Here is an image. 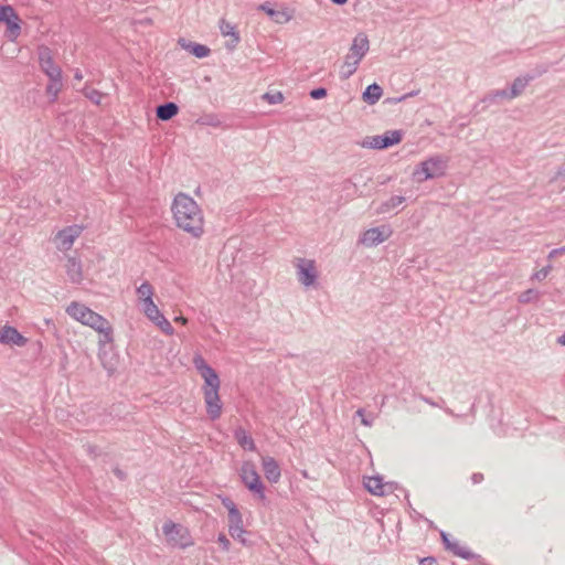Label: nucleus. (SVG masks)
<instances>
[{
	"label": "nucleus",
	"instance_id": "f257e3e1",
	"mask_svg": "<svg viewBox=\"0 0 565 565\" xmlns=\"http://www.w3.org/2000/svg\"><path fill=\"white\" fill-rule=\"evenodd\" d=\"M175 224L179 228L199 238L204 233V217L198 203L185 193H178L171 206Z\"/></svg>",
	"mask_w": 565,
	"mask_h": 565
},
{
	"label": "nucleus",
	"instance_id": "f03ea898",
	"mask_svg": "<svg viewBox=\"0 0 565 565\" xmlns=\"http://www.w3.org/2000/svg\"><path fill=\"white\" fill-rule=\"evenodd\" d=\"M73 319L97 331L100 335L99 343L105 344L113 341V328L108 320L88 307L73 301Z\"/></svg>",
	"mask_w": 565,
	"mask_h": 565
},
{
	"label": "nucleus",
	"instance_id": "7ed1b4c3",
	"mask_svg": "<svg viewBox=\"0 0 565 565\" xmlns=\"http://www.w3.org/2000/svg\"><path fill=\"white\" fill-rule=\"evenodd\" d=\"M370 41L365 33H359L353 39L349 53L340 70L341 79H349L358 70V66L369 52Z\"/></svg>",
	"mask_w": 565,
	"mask_h": 565
},
{
	"label": "nucleus",
	"instance_id": "20e7f679",
	"mask_svg": "<svg viewBox=\"0 0 565 565\" xmlns=\"http://www.w3.org/2000/svg\"><path fill=\"white\" fill-rule=\"evenodd\" d=\"M447 168V159L443 156H434L420 162L413 172L414 178L418 182L433 179L445 173Z\"/></svg>",
	"mask_w": 565,
	"mask_h": 565
},
{
	"label": "nucleus",
	"instance_id": "39448f33",
	"mask_svg": "<svg viewBox=\"0 0 565 565\" xmlns=\"http://www.w3.org/2000/svg\"><path fill=\"white\" fill-rule=\"evenodd\" d=\"M221 386L220 379L204 383L203 394L206 404V413L212 420L220 418L222 414V402L220 398L218 390Z\"/></svg>",
	"mask_w": 565,
	"mask_h": 565
},
{
	"label": "nucleus",
	"instance_id": "423d86ee",
	"mask_svg": "<svg viewBox=\"0 0 565 565\" xmlns=\"http://www.w3.org/2000/svg\"><path fill=\"white\" fill-rule=\"evenodd\" d=\"M239 476L243 483L250 492L258 495V498L262 500L265 499V488L253 462H243L239 470Z\"/></svg>",
	"mask_w": 565,
	"mask_h": 565
},
{
	"label": "nucleus",
	"instance_id": "0eeeda50",
	"mask_svg": "<svg viewBox=\"0 0 565 565\" xmlns=\"http://www.w3.org/2000/svg\"><path fill=\"white\" fill-rule=\"evenodd\" d=\"M162 532L168 543L172 546L184 548L192 544L188 529L181 524L173 523L172 521L166 522L162 526Z\"/></svg>",
	"mask_w": 565,
	"mask_h": 565
},
{
	"label": "nucleus",
	"instance_id": "6e6552de",
	"mask_svg": "<svg viewBox=\"0 0 565 565\" xmlns=\"http://www.w3.org/2000/svg\"><path fill=\"white\" fill-rule=\"evenodd\" d=\"M403 134L401 130H390L384 135L369 136L362 141V147L369 149H386L402 141Z\"/></svg>",
	"mask_w": 565,
	"mask_h": 565
},
{
	"label": "nucleus",
	"instance_id": "1a4fd4ad",
	"mask_svg": "<svg viewBox=\"0 0 565 565\" xmlns=\"http://www.w3.org/2000/svg\"><path fill=\"white\" fill-rule=\"evenodd\" d=\"M296 267L299 282H301L305 287H310L316 284L318 275L315 260L298 258Z\"/></svg>",
	"mask_w": 565,
	"mask_h": 565
},
{
	"label": "nucleus",
	"instance_id": "9d476101",
	"mask_svg": "<svg viewBox=\"0 0 565 565\" xmlns=\"http://www.w3.org/2000/svg\"><path fill=\"white\" fill-rule=\"evenodd\" d=\"M39 62L41 70L47 75L49 78H57L61 76V70L53 62L52 52L46 46H40L38 50Z\"/></svg>",
	"mask_w": 565,
	"mask_h": 565
},
{
	"label": "nucleus",
	"instance_id": "9b49d317",
	"mask_svg": "<svg viewBox=\"0 0 565 565\" xmlns=\"http://www.w3.org/2000/svg\"><path fill=\"white\" fill-rule=\"evenodd\" d=\"M392 234L387 226L373 227L363 233L361 242L366 246H376L386 241Z\"/></svg>",
	"mask_w": 565,
	"mask_h": 565
},
{
	"label": "nucleus",
	"instance_id": "f8f14e48",
	"mask_svg": "<svg viewBox=\"0 0 565 565\" xmlns=\"http://www.w3.org/2000/svg\"><path fill=\"white\" fill-rule=\"evenodd\" d=\"M9 10L11 12H6L7 18L2 22L7 25L6 36L10 41H15L21 33V19L11 6H9Z\"/></svg>",
	"mask_w": 565,
	"mask_h": 565
},
{
	"label": "nucleus",
	"instance_id": "ddd939ff",
	"mask_svg": "<svg viewBox=\"0 0 565 565\" xmlns=\"http://www.w3.org/2000/svg\"><path fill=\"white\" fill-rule=\"evenodd\" d=\"M28 340L15 328L4 326L0 329V343L24 347Z\"/></svg>",
	"mask_w": 565,
	"mask_h": 565
},
{
	"label": "nucleus",
	"instance_id": "4468645a",
	"mask_svg": "<svg viewBox=\"0 0 565 565\" xmlns=\"http://www.w3.org/2000/svg\"><path fill=\"white\" fill-rule=\"evenodd\" d=\"M441 540L445 545V548L449 552H451L454 555L461 557L463 559H473L476 557V554L472 553L470 550H468L465 546H461L458 542L451 541L448 536V534L441 532Z\"/></svg>",
	"mask_w": 565,
	"mask_h": 565
},
{
	"label": "nucleus",
	"instance_id": "2eb2a0df",
	"mask_svg": "<svg viewBox=\"0 0 565 565\" xmlns=\"http://www.w3.org/2000/svg\"><path fill=\"white\" fill-rule=\"evenodd\" d=\"M52 243L54 247L63 254V256L68 258V250H71V226H66L63 230L58 231L56 235L52 238Z\"/></svg>",
	"mask_w": 565,
	"mask_h": 565
},
{
	"label": "nucleus",
	"instance_id": "dca6fc26",
	"mask_svg": "<svg viewBox=\"0 0 565 565\" xmlns=\"http://www.w3.org/2000/svg\"><path fill=\"white\" fill-rule=\"evenodd\" d=\"M262 466L266 479L271 483H277L281 476L278 462L273 457L267 456L262 458Z\"/></svg>",
	"mask_w": 565,
	"mask_h": 565
},
{
	"label": "nucleus",
	"instance_id": "f3484780",
	"mask_svg": "<svg viewBox=\"0 0 565 565\" xmlns=\"http://www.w3.org/2000/svg\"><path fill=\"white\" fill-rule=\"evenodd\" d=\"M220 30L222 35L231 38L230 41H227L225 44L226 47L231 51L234 50L241 41L239 34L236 31L235 25L222 19L220 22Z\"/></svg>",
	"mask_w": 565,
	"mask_h": 565
},
{
	"label": "nucleus",
	"instance_id": "a211bd4d",
	"mask_svg": "<svg viewBox=\"0 0 565 565\" xmlns=\"http://www.w3.org/2000/svg\"><path fill=\"white\" fill-rule=\"evenodd\" d=\"M195 369L199 371L204 380V383L220 379L215 370H213L201 355H195L193 359Z\"/></svg>",
	"mask_w": 565,
	"mask_h": 565
},
{
	"label": "nucleus",
	"instance_id": "6ab92c4d",
	"mask_svg": "<svg viewBox=\"0 0 565 565\" xmlns=\"http://www.w3.org/2000/svg\"><path fill=\"white\" fill-rule=\"evenodd\" d=\"M179 113V107L173 102L161 104L156 109L157 118L163 121L170 120Z\"/></svg>",
	"mask_w": 565,
	"mask_h": 565
},
{
	"label": "nucleus",
	"instance_id": "aec40b11",
	"mask_svg": "<svg viewBox=\"0 0 565 565\" xmlns=\"http://www.w3.org/2000/svg\"><path fill=\"white\" fill-rule=\"evenodd\" d=\"M533 78H534L533 76L516 77L511 85V89L509 93V99H513V98L520 96Z\"/></svg>",
	"mask_w": 565,
	"mask_h": 565
},
{
	"label": "nucleus",
	"instance_id": "412c9836",
	"mask_svg": "<svg viewBox=\"0 0 565 565\" xmlns=\"http://www.w3.org/2000/svg\"><path fill=\"white\" fill-rule=\"evenodd\" d=\"M383 94V89L380 85L376 83H373L366 87V89L363 92L362 98L365 103L369 105L376 104L381 96Z\"/></svg>",
	"mask_w": 565,
	"mask_h": 565
},
{
	"label": "nucleus",
	"instance_id": "4be33fe9",
	"mask_svg": "<svg viewBox=\"0 0 565 565\" xmlns=\"http://www.w3.org/2000/svg\"><path fill=\"white\" fill-rule=\"evenodd\" d=\"M235 439L236 441L238 443V445L246 449V450H250V451H254L256 449V446H255V443H254V439L252 438V436H249L246 430L242 427H238L235 433Z\"/></svg>",
	"mask_w": 565,
	"mask_h": 565
},
{
	"label": "nucleus",
	"instance_id": "5701e85b",
	"mask_svg": "<svg viewBox=\"0 0 565 565\" xmlns=\"http://www.w3.org/2000/svg\"><path fill=\"white\" fill-rule=\"evenodd\" d=\"M364 486L372 494L383 495L384 484L381 477H367L364 481Z\"/></svg>",
	"mask_w": 565,
	"mask_h": 565
},
{
	"label": "nucleus",
	"instance_id": "b1692460",
	"mask_svg": "<svg viewBox=\"0 0 565 565\" xmlns=\"http://www.w3.org/2000/svg\"><path fill=\"white\" fill-rule=\"evenodd\" d=\"M405 202V198L402 195H394L390 198L387 201L381 203V205L376 209V214H384L390 212L391 210L399 206Z\"/></svg>",
	"mask_w": 565,
	"mask_h": 565
},
{
	"label": "nucleus",
	"instance_id": "393cba45",
	"mask_svg": "<svg viewBox=\"0 0 565 565\" xmlns=\"http://www.w3.org/2000/svg\"><path fill=\"white\" fill-rule=\"evenodd\" d=\"M137 295H138L139 299L142 301V305H146V303H149V302L153 301L152 300L153 288H152V286L148 281L142 282L137 288Z\"/></svg>",
	"mask_w": 565,
	"mask_h": 565
},
{
	"label": "nucleus",
	"instance_id": "a878e982",
	"mask_svg": "<svg viewBox=\"0 0 565 565\" xmlns=\"http://www.w3.org/2000/svg\"><path fill=\"white\" fill-rule=\"evenodd\" d=\"M77 92L82 93L87 99H89L95 105H99L103 98V94L89 86H84L82 89H77Z\"/></svg>",
	"mask_w": 565,
	"mask_h": 565
},
{
	"label": "nucleus",
	"instance_id": "bb28decb",
	"mask_svg": "<svg viewBox=\"0 0 565 565\" xmlns=\"http://www.w3.org/2000/svg\"><path fill=\"white\" fill-rule=\"evenodd\" d=\"M186 49L196 57L203 58L210 54V49L203 44L190 43Z\"/></svg>",
	"mask_w": 565,
	"mask_h": 565
},
{
	"label": "nucleus",
	"instance_id": "cd10ccee",
	"mask_svg": "<svg viewBox=\"0 0 565 565\" xmlns=\"http://www.w3.org/2000/svg\"><path fill=\"white\" fill-rule=\"evenodd\" d=\"M196 122L202 126H211V127H220L222 124L218 116L215 114L203 115L198 119Z\"/></svg>",
	"mask_w": 565,
	"mask_h": 565
},
{
	"label": "nucleus",
	"instance_id": "c85d7f7f",
	"mask_svg": "<svg viewBox=\"0 0 565 565\" xmlns=\"http://www.w3.org/2000/svg\"><path fill=\"white\" fill-rule=\"evenodd\" d=\"M142 310L146 317L152 322L162 315L153 301L142 305Z\"/></svg>",
	"mask_w": 565,
	"mask_h": 565
},
{
	"label": "nucleus",
	"instance_id": "c756f323",
	"mask_svg": "<svg viewBox=\"0 0 565 565\" xmlns=\"http://www.w3.org/2000/svg\"><path fill=\"white\" fill-rule=\"evenodd\" d=\"M153 323L167 335H172L174 333L173 327L163 315L156 319Z\"/></svg>",
	"mask_w": 565,
	"mask_h": 565
},
{
	"label": "nucleus",
	"instance_id": "7c9ffc66",
	"mask_svg": "<svg viewBox=\"0 0 565 565\" xmlns=\"http://www.w3.org/2000/svg\"><path fill=\"white\" fill-rule=\"evenodd\" d=\"M243 526V518L239 511L228 514V530L237 531Z\"/></svg>",
	"mask_w": 565,
	"mask_h": 565
},
{
	"label": "nucleus",
	"instance_id": "2f4dec72",
	"mask_svg": "<svg viewBox=\"0 0 565 565\" xmlns=\"http://www.w3.org/2000/svg\"><path fill=\"white\" fill-rule=\"evenodd\" d=\"M62 83H61V76L57 78H50V84L47 85V94L52 96L53 98L57 97L58 92L61 90Z\"/></svg>",
	"mask_w": 565,
	"mask_h": 565
},
{
	"label": "nucleus",
	"instance_id": "473e14b6",
	"mask_svg": "<svg viewBox=\"0 0 565 565\" xmlns=\"http://www.w3.org/2000/svg\"><path fill=\"white\" fill-rule=\"evenodd\" d=\"M259 9L265 11L276 22H279L280 21L279 18L284 15L282 12L273 9L268 2L260 4Z\"/></svg>",
	"mask_w": 565,
	"mask_h": 565
},
{
	"label": "nucleus",
	"instance_id": "72a5a7b5",
	"mask_svg": "<svg viewBox=\"0 0 565 565\" xmlns=\"http://www.w3.org/2000/svg\"><path fill=\"white\" fill-rule=\"evenodd\" d=\"M263 98L271 105L279 104L284 100V95L280 92L266 93Z\"/></svg>",
	"mask_w": 565,
	"mask_h": 565
},
{
	"label": "nucleus",
	"instance_id": "f704fd0d",
	"mask_svg": "<svg viewBox=\"0 0 565 565\" xmlns=\"http://www.w3.org/2000/svg\"><path fill=\"white\" fill-rule=\"evenodd\" d=\"M539 297V292L534 289H527L519 296V301L526 303Z\"/></svg>",
	"mask_w": 565,
	"mask_h": 565
},
{
	"label": "nucleus",
	"instance_id": "c9c22d12",
	"mask_svg": "<svg viewBox=\"0 0 565 565\" xmlns=\"http://www.w3.org/2000/svg\"><path fill=\"white\" fill-rule=\"evenodd\" d=\"M551 270H552V265H547V266L543 267L542 269L537 270L533 275V278L537 279V280H543L547 277V275L550 274Z\"/></svg>",
	"mask_w": 565,
	"mask_h": 565
},
{
	"label": "nucleus",
	"instance_id": "e433bc0d",
	"mask_svg": "<svg viewBox=\"0 0 565 565\" xmlns=\"http://www.w3.org/2000/svg\"><path fill=\"white\" fill-rule=\"evenodd\" d=\"M222 504L228 511V514L238 511L233 500L227 497L222 499Z\"/></svg>",
	"mask_w": 565,
	"mask_h": 565
},
{
	"label": "nucleus",
	"instance_id": "4c0bfd02",
	"mask_svg": "<svg viewBox=\"0 0 565 565\" xmlns=\"http://www.w3.org/2000/svg\"><path fill=\"white\" fill-rule=\"evenodd\" d=\"M326 96H327V89L323 87H318L310 92V97L313 99H321Z\"/></svg>",
	"mask_w": 565,
	"mask_h": 565
},
{
	"label": "nucleus",
	"instance_id": "58836bf2",
	"mask_svg": "<svg viewBox=\"0 0 565 565\" xmlns=\"http://www.w3.org/2000/svg\"><path fill=\"white\" fill-rule=\"evenodd\" d=\"M231 536L234 539V540H238L241 541L242 543H245V539H244V533H245V530L243 526H241L239 529H237L236 532H234L233 530H228Z\"/></svg>",
	"mask_w": 565,
	"mask_h": 565
},
{
	"label": "nucleus",
	"instance_id": "ea45409f",
	"mask_svg": "<svg viewBox=\"0 0 565 565\" xmlns=\"http://www.w3.org/2000/svg\"><path fill=\"white\" fill-rule=\"evenodd\" d=\"M217 543L224 551H228L231 546L230 540L225 536V534H220L217 537Z\"/></svg>",
	"mask_w": 565,
	"mask_h": 565
},
{
	"label": "nucleus",
	"instance_id": "a19ab883",
	"mask_svg": "<svg viewBox=\"0 0 565 565\" xmlns=\"http://www.w3.org/2000/svg\"><path fill=\"white\" fill-rule=\"evenodd\" d=\"M356 415L361 417V423H362L364 426H366V427L372 426L373 419H369V418H366V416L364 415V409L359 408V409L356 411Z\"/></svg>",
	"mask_w": 565,
	"mask_h": 565
},
{
	"label": "nucleus",
	"instance_id": "79ce46f5",
	"mask_svg": "<svg viewBox=\"0 0 565 565\" xmlns=\"http://www.w3.org/2000/svg\"><path fill=\"white\" fill-rule=\"evenodd\" d=\"M481 102L491 105L497 104L499 99L497 98V96H494V92L492 90L489 94H487Z\"/></svg>",
	"mask_w": 565,
	"mask_h": 565
},
{
	"label": "nucleus",
	"instance_id": "37998d69",
	"mask_svg": "<svg viewBox=\"0 0 565 565\" xmlns=\"http://www.w3.org/2000/svg\"><path fill=\"white\" fill-rule=\"evenodd\" d=\"M481 102L491 105L497 104L499 99L497 98V96H494V92L492 90L489 94H487Z\"/></svg>",
	"mask_w": 565,
	"mask_h": 565
},
{
	"label": "nucleus",
	"instance_id": "c03bdc74",
	"mask_svg": "<svg viewBox=\"0 0 565 565\" xmlns=\"http://www.w3.org/2000/svg\"><path fill=\"white\" fill-rule=\"evenodd\" d=\"M562 180L565 181V162L558 168L555 177L552 179V181Z\"/></svg>",
	"mask_w": 565,
	"mask_h": 565
},
{
	"label": "nucleus",
	"instance_id": "a18cd8bd",
	"mask_svg": "<svg viewBox=\"0 0 565 565\" xmlns=\"http://www.w3.org/2000/svg\"><path fill=\"white\" fill-rule=\"evenodd\" d=\"M494 92V96H497L498 99H509V93L510 90L508 89H497V90H493Z\"/></svg>",
	"mask_w": 565,
	"mask_h": 565
},
{
	"label": "nucleus",
	"instance_id": "49530a36",
	"mask_svg": "<svg viewBox=\"0 0 565 565\" xmlns=\"http://www.w3.org/2000/svg\"><path fill=\"white\" fill-rule=\"evenodd\" d=\"M86 227L85 224H81V225H77V224H73V234H72V237H73V241L81 234V232Z\"/></svg>",
	"mask_w": 565,
	"mask_h": 565
},
{
	"label": "nucleus",
	"instance_id": "de8ad7c7",
	"mask_svg": "<svg viewBox=\"0 0 565 565\" xmlns=\"http://www.w3.org/2000/svg\"><path fill=\"white\" fill-rule=\"evenodd\" d=\"M114 475L121 481L126 480L127 473L122 471L120 468L115 467L113 470Z\"/></svg>",
	"mask_w": 565,
	"mask_h": 565
},
{
	"label": "nucleus",
	"instance_id": "09e8293b",
	"mask_svg": "<svg viewBox=\"0 0 565 565\" xmlns=\"http://www.w3.org/2000/svg\"><path fill=\"white\" fill-rule=\"evenodd\" d=\"M419 565H438L434 557H424L419 561Z\"/></svg>",
	"mask_w": 565,
	"mask_h": 565
},
{
	"label": "nucleus",
	"instance_id": "8fccbe9b",
	"mask_svg": "<svg viewBox=\"0 0 565 565\" xmlns=\"http://www.w3.org/2000/svg\"><path fill=\"white\" fill-rule=\"evenodd\" d=\"M483 479H484V477H483V475L481 472H475L471 476V481H472L473 484L482 482Z\"/></svg>",
	"mask_w": 565,
	"mask_h": 565
},
{
	"label": "nucleus",
	"instance_id": "3c124183",
	"mask_svg": "<svg viewBox=\"0 0 565 565\" xmlns=\"http://www.w3.org/2000/svg\"><path fill=\"white\" fill-rule=\"evenodd\" d=\"M418 397H419V399H422L423 402H425L426 404H428V405H430L433 407H437L438 406V404L434 399H431L430 397H427L425 395H419Z\"/></svg>",
	"mask_w": 565,
	"mask_h": 565
},
{
	"label": "nucleus",
	"instance_id": "603ef678",
	"mask_svg": "<svg viewBox=\"0 0 565 565\" xmlns=\"http://www.w3.org/2000/svg\"><path fill=\"white\" fill-rule=\"evenodd\" d=\"M6 12H11V11L9 10V4H7V6H0V23L2 22V20H3V19H6V18H7Z\"/></svg>",
	"mask_w": 565,
	"mask_h": 565
},
{
	"label": "nucleus",
	"instance_id": "864d4df0",
	"mask_svg": "<svg viewBox=\"0 0 565 565\" xmlns=\"http://www.w3.org/2000/svg\"><path fill=\"white\" fill-rule=\"evenodd\" d=\"M174 322L186 324L188 323V319L184 318L183 316H179V317L174 318Z\"/></svg>",
	"mask_w": 565,
	"mask_h": 565
},
{
	"label": "nucleus",
	"instance_id": "5fc2aeb1",
	"mask_svg": "<svg viewBox=\"0 0 565 565\" xmlns=\"http://www.w3.org/2000/svg\"><path fill=\"white\" fill-rule=\"evenodd\" d=\"M558 255H559V254H558V250H557V248H555V249H552V250L550 252V254H548L547 258H548V259H553V258H555V257H556V256H558Z\"/></svg>",
	"mask_w": 565,
	"mask_h": 565
},
{
	"label": "nucleus",
	"instance_id": "6e6d98bb",
	"mask_svg": "<svg viewBox=\"0 0 565 565\" xmlns=\"http://www.w3.org/2000/svg\"><path fill=\"white\" fill-rule=\"evenodd\" d=\"M96 450H97L96 446H88V448H87V451L89 454H94L95 456L97 455Z\"/></svg>",
	"mask_w": 565,
	"mask_h": 565
},
{
	"label": "nucleus",
	"instance_id": "4d7b16f0",
	"mask_svg": "<svg viewBox=\"0 0 565 565\" xmlns=\"http://www.w3.org/2000/svg\"><path fill=\"white\" fill-rule=\"evenodd\" d=\"M337 6H343L348 2V0H331Z\"/></svg>",
	"mask_w": 565,
	"mask_h": 565
},
{
	"label": "nucleus",
	"instance_id": "13d9d810",
	"mask_svg": "<svg viewBox=\"0 0 565 565\" xmlns=\"http://www.w3.org/2000/svg\"><path fill=\"white\" fill-rule=\"evenodd\" d=\"M74 78L78 79V81H81L83 78V75H82V73L78 70L75 71Z\"/></svg>",
	"mask_w": 565,
	"mask_h": 565
},
{
	"label": "nucleus",
	"instance_id": "bf43d9fd",
	"mask_svg": "<svg viewBox=\"0 0 565 565\" xmlns=\"http://www.w3.org/2000/svg\"><path fill=\"white\" fill-rule=\"evenodd\" d=\"M557 342L562 345H565V332L558 337Z\"/></svg>",
	"mask_w": 565,
	"mask_h": 565
},
{
	"label": "nucleus",
	"instance_id": "052dcab7",
	"mask_svg": "<svg viewBox=\"0 0 565 565\" xmlns=\"http://www.w3.org/2000/svg\"><path fill=\"white\" fill-rule=\"evenodd\" d=\"M414 94L413 93H409V94H406V95H403L402 97H398L397 99H395L396 102H402V100H405L407 97L409 96H413Z\"/></svg>",
	"mask_w": 565,
	"mask_h": 565
},
{
	"label": "nucleus",
	"instance_id": "680f3d73",
	"mask_svg": "<svg viewBox=\"0 0 565 565\" xmlns=\"http://www.w3.org/2000/svg\"><path fill=\"white\" fill-rule=\"evenodd\" d=\"M72 266H73V271H74V270H75V267H76L75 257H73ZM75 281H76V279H75V276L73 275V282H75Z\"/></svg>",
	"mask_w": 565,
	"mask_h": 565
},
{
	"label": "nucleus",
	"instance_id": "e2e57ef3",
	"mask_svg": "<svg viewBox=\"0 0 565 565\" xmlns=\"http://www.w3.org/2000/svg\"><path fill=\"white\" fill-rule=\"evenodd\" d=\"M557 250L559 255L565 254V246L557 248Z\"/></svg>",
	"mask_w": 565,
	"mask_h": 565
},
{
	"label": "nucleus",
	"instance_id": "0e129e2a",
	"mask_svg": "<svg viewBox=\"0 0 565 565\" xmlns=\"http://www.w3.org/2000/svg\"><path fill=\"white\" fill-rule=\"evenodd\" d=\"M445 412H446L447 414L454 415V413H452V411H451L450 408H446V409H445Z\"/></svg>",
	"mask_w": 565,
	"mask_h": 565
},
{
	"label": "nucleus",
	"instance_id": "69168bd1",
	"mask_svg": "<svg viewBox=\"0 0 565 565\" xmlns=\"http://www.w3.org/2000/svg\"><path fill=\"white\" fill-rule=\"evenodd\" d=\"M66 312L70 313L71 312V307H67L66 308Z\"/></svg>",
	"mask_w": 565,
	"mask_h": 565
}]
</instances>
